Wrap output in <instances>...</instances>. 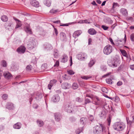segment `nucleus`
<instances>
[{
  "label": "nucleus",
  "mask_w": 134,
  "mask_h": 134,
  "mask_svg": "<svg viewBox=\"0 0 134 134\" xmlns=\"http://www.w3.org/2000/svg\"><path fill=\"white\" fill-rule=\"evenodd\" d=\"M91 77V76H81V78L85 80H87L88 79L90 78Z\"/></svg>",
  "instance_id": "obj_43"
},
{
  "label": "nucleus",
  "mask_w": 134,
  "mask_h": 134,
  "mask_svg": "<svg viewBox=\"0 0 134 134\" xmlns=\"http://www.w3.org/2000/svg\"><path fill=\"white\" fill-rule=\"evenodd\" d=\"M26 48L24 46H21L18 48L17 49V51L18 53L20 54L23 53L25 51Z\"/></svg>",
  "instance_id": "obj_9"
},
{
  "label": "nucleus",
  "mask_w": 134,
  "mask_h": 134,
  "mask_svg": "<svg viewBox=\"0 0 134 134\" xmlns=\"http://www.w3.org/2000/svg\"><path fill=\"white\" fill-rule=\"evenodd\" d=\"M91 102V101L88 98H85L84 104H86L88 103H90Z\"/></svg>",
  "instance_id": "obj_46"
},
{
  "label": "nucleus",
  "mask_w": 134,
  "mask_h": 134,
  "mask_svg": "<svg viewBox=\"0 0 134 134\" xmlns=\"http://www.w3.org/2000/svg\"><path fill=\"white\" fill-rule=\"evenodd\" d=\"M87 54L85 53H80L77 56V58L79 60H84L87 58Z\"/></svg>",
  "instance_id": "obj_6"
},
{
  "label": "nucleus",
  "mask_w": 134,
  "mask_h": 134,
  "mask_svg": "<svg viewBox=\"0 0 134 134\" xmlns=\"http://www.w3.org/2000/svg\"><path fill=\"white\" fill-rule=\"evenodd\" d=\"M79 85L82 87H84L85 86V83L82 81H80L79 82Z\"/></svg>",
  "instance_id": "obj_42"
},
{
  "label": "nucleus",
  "mask_w": 134,
  "mask_h": 134,
  "mask_svg": "<svg viewBox=\"0 0 134 134\" xmlns=\"http://www.w3.org/2000/svg\"><path fill=\"white\" fill-rule=\"evenodd\" d=\"M126 119L127 124L130 126H131L133 123L132 120L131 121L129 120L128 117H126Z\"/></svg>",
  "instance_id": "obj_30"
},
{
  "label": "nucleus",
  "mask_w": 134,
  "mask_h": 134,
  "mask_svg": "<svg viewBox=\"0 0 134 134\" xmlns=\"http://www.w3.org/2000/svg\"><path fill=\"white\" fill-rule=\"evenodd\" d=\"M60 99V97L58 94L54 95L52 97V100L53 102H57L59 101Z\"/></svg>",
  "instance_id": "obj_13"
},
{
  "label": "nucleus",
  "mask_w": 134,
  "mask_h": 134,
  "mask_svg": "<svg viewBox=\"0 0 134 134\" xmlns=\"http://www.w3.org/2000/svg\"><path fill=\"white\" fill-rule=\"evenodd\" d=\"M30 4L32 6L37 7H39V4L38 2L36 0H31Z\"/></svg>",
  "instance_id": "obj_14"
},
{
  "label": "nucleus",
  "mask_w": 134,
  "mask_h": 134,
  "mask_svg": "<svg viewBox=\"0 0 134 134\" xmlns=\"http://www.w3.org/2000/svg\"><path fill=\"white\" fill-rule=\"evenodd\" d=\"M45 48L48 50L52 48L51 44L49 43H47L46 45Z\"/></svg>",
  "instance_id": "obj_40"
},
{
  "label": "nucleus",
  "mask_w": 134,
  "mask_h": 134,
  "mask_svg": "<svg viewBox=\"0 0 134 134\" xmlns=\"http://www.w3.org/2000/svg\"><path fill=\"white\" fill-rule=\"evenodd\" d=\"M67 72L70 75H73L75 74V72L71 70H68Z\"/></svg>",
  "instance_id": "obj_48"
},
{
  "label": "nucleus",
  "mask_w": 134,
  "mask_h": 134,
  "mask_svg": "<svg viewBox=\"0 0 134 134\" xmlns=\"http://www.w3.org/2000/svg\"><path fill=\"white\" fill-rule=\"evenodd\" d=\"M94 100V102L95 103L93 102V104H95L96 105H99L101 104V100L97 97L95 98Z\"/></svg>",
  "instance_id": "obj_18"
},
{
  "label": "nucleus",
  "mask_w": 134,
  "mask_h": 134,
  "mask_svg": "<svg viewBox=\"0 0 134 134\" xmlns=\"http://www.w3.org/2000/svg\"><path fill=\"white\" fill-rule=\"evenodd\" d=\"M125 127V124L122 122H116L113 125V128L118 131H122L123 130Z\"/></svg>",
  "instance_id": "obj_2"
},
{
  "label": "nucleus",
  "mask_w": 134,
  "mask_h": 134,
  "mask_svg": "<svg viewBox=\"0 0 134 134\" xmlns=\"http://www.w3.org/2000/svg\"><path fill=\"white\" fill-rule=\"evenodd\" d=\"M5 72H3L2 71L0 70V79H1V77L4 74Z\"/></svg>",
  "instance_id": "obj_56"
},
{
  "label": "nucleus",
  "mask_w": 134,
  "mask_h": 134,
  "mask_svg": "<svg viewBox=\"0 0 134 134\" xmlns=\"http://www.w3.org/2000/svg\"><path fill=\"white\" fill-rule=\"evenodd\" d=\"M101 27L104 30H107L109 28V27L108 26L104 25H102Z\"/></svg>",
  "instance_id": "obj_53"
},
{
  "label": "nucleus",
  "mask_w": 134,
  "mask_h": 134,
  "mask_svg": "<svg viewBox=\"0 0 134 134\" xmlns=\"http://www.w3.org/2000/svg\"><path fill=\"white\" fill-rule=\"evenodd\" d=\"M13 19L16 21V24L15 27V29H16L21 27L22 26L21 21L15 17L13 16Z\"/></svg>",
  "instance_id": "obj_8"
},
{
  "label": "nucleus",
  "mask_w": 134,
  "mask_h": 134,
  "mask_svg": "<svg viewBox=\"0 0 134 134\" xmlns=\"http://www.w3.org/2000/svg\"><path fill=\"white\" fill-rule=\"evenodd\" d=\"M54 31L55 33L56 36H57V35L58 34V31H57V29L55 28H54Z\"/></svg>",
  "instance_id": "obj_62"
},
{
  "label": "nucleus",
  "mask_w": 134,
  "mask_h": 134,
  "mask_svg": "<svg viewBox=\"0 0 134 134\" xmlns=\"http://www.w3.org/2000/svg\"><path fill=\"white\" fill-rule=\"evenodd\" d=\"M4 76L5 78L8 79H9L12 77V75L8 72H5Z\"/></svg>",
  "instance_id": "obj_24"
},
{
  "label": "nucleus",
  "mask_w": 134,
  "mask_h": 134,
  "mask_svg": "<svg viewBox=\"0 0 134 134\" xmlns=\"http://www.w3.org/2000/svg\"><path fill=\"white\" fill-rule=\"evenodd\" d=\"M21 124L20 122H18L14 124L13 126L14 128L16 129H20L21 126Z\"/></svg>",
  "instance_id": "obj_17"
},
{
  "label": "nucleus",
  "mask_w": 134,
  "mask_h": 134,
  "mask_svg": "<svg viewBox=\"0 0 134 134\" xmlns=\"http://www.w3.org/2000/svg\"><path fill=\"white\" fill-rule=\"evenodd\" d=\"M92 42V39L91 38H89L88 40V44L90 45L91 44V43Z\"/></svg>",
  "instance_id": "obj_60"
},
{
  "label": "nucleus",
  "mask_w": 134,
  "mask_h": 134,
  "mask_svg": "<svg viewBox=\"0 0 134 134\" xmlns=\"http://www.w3.org/2000/svg\"><path fill=\"white\" fill-rule=\"evenodd\" d=\"M107 111H102L101 113V116H102L104 115L105 116L107 114Z\"/></svg>",
  "instance_id": "obj_52"
},
{
  "label": "nucleus",
  "mask_w": 134,
  "mask_h": 134,
  "mask_svg": "<svg viewBox=\"0 0 134 134\" xmlns=\"http://www.w3.org/2000/svg\"><path fill=\"white\" fill-rule=\"evenodd\" d=\"M120 12L124 16H127L128 15L127 10L125 8L121 9L120 10Z\"/></svg>",
  "instance_id": "obj_19"
},
{
  "label": "nucleus",
  "mask_w": 134,
  "mask_h": 134,
  "mask_svg": "<svg viewBox=\"0 0 134 134\" xmlns=\"http://www.w3.org/2000/svg\"><path fill=\"white\" fill-rule=\"evenodd\" d=\"M1 19L4 22L7 21L8 20V17L5 15L2 16L1 17Z\"/></svg>",
  "instance_id": "obj_29"
},
{
  "label": "nucleus",
  "mask_w": 134,
  "mask_h": 134,
  "mask_svg": "<svg viewBox=\"0 0 134 134\" xmlns=\"http://www.w3.org/2000/svg\"><path fill=\"white\" fill-rule=\"evenodd\" d=\"M101 90L104 92L107 93H108V90L105 87H102L101 89Z\"/></svg>",
  "instance_id": "obj_44"
},
{
  "label": "nucleus",
  "mask_w": 134,
  "mask_h": 134,
  "mask_svg": "<svg viewBox=\"0 0 134 134\" xmlns=\"http://www.w3.org/2000/svg\"><path fill=\"white\" fill-rule=\"evenodd\" d=\"M70 66H71L72 64V58L71 56H70Z\"/></svg>",
  "instance_id": "obj_55"
},
{
  "label": "nucleus",
  "mask_w": 134,
  "mask_h": 134,
  "mask_svg": "<svg viewBox=\"0 0 134 134\" xmlns=\"http://www.w3.org/2000/svg\"><path fill=\"white\" fill-rule=\"evenodd\" d=\"M37 123L38 126L40 127L43 126L44 124L43 121L40 120H37Z\"/></svg>",
  "instance_id": "obj_28"
},
{
  "label": "nucleus",
  "mask_w": 134,
  "mask_h": 134,
  "mask_svg": "<svg viewBox=\"0 0 134 134\" xmlns=\"http://www.w3.org/2000/svg\"><path fill=\"white\" fill-rule=\"evenodd\" d=\"M59 65V62L58 60H56L54 65V67H58Z\"/></svg>",
  "instance_id": "obj_45"
},
{
  "label": "nucleus",
  "mask_w": 134,
  "mask_h": 134,
  "mask_svg": "<svg viewBox=\"0 0 134 134\" xmlns=\"http://www.w3.org/2000/svg\"><path fill=\"white\" fill-rule=\"evenodd\" d=\"M75 100L76 101L81 103L83 101V99L82 98H80L79 97H78L76 98Z\"/></svg>",
  "instance_id": "obj_39"
},
{
  "label": "nucleus",
  "mask_w": 134,
  "mask_h": 134,
  "mask_svg": "<svg viewBox=\"0 0 134 134\" xmlns=\"http://www.w3.org/2000/svg\"><path fill=\"white\" fill-rule=\"evenodd\" d=\"M111 74V72H109V73L107 74H105V75H103L102 76V77H103V78H105L106 77H107V76L110 75Z\"/></svg>",
  "instance_id": "obj_51"
},
{
  "label": "nucleus",
  "mask_w": 134,
  "mask_h": 134,
  "mask_svg": "<svg viewBox=\"0 0 134 134\" xmlns=\"http://www.w3.org/2000/svg\"><path fill=\"white\" fill-rule=\"evenodd\" d=\"M130 39L132 41L134 42V33H132L131 35Z\"/></svg>",
  "instance_id": "obj_50"
},
{
  "label": "nucleus",
  "mask_w": 134,
  "mask_h": 134,
  "mask_svg": "<svg viewBox=\"0 0 134 134\" xmlns=\"http://www.w3.org/2000/svg\"><path fill=\"white\" fill-rule=\"evenodd\" d=\"M58 11V10L55 9L54 8L52 9L49 11V13L53 14H55Z\"/></svg>",
  "instance_id": "obj_32"
},
{
  "label": "nucleus",
  "mask_w": 134,
  "mask_h": 134,
  "mask_svg": "<svg viewBox=\"0 0 134 134\" xmlns=\"http://www.w3.org/2000/svg\"><path fill=\"white\" fill-rule=\"evenodd\" d=\"M107 121L108 122V125L109 126L110 125L111 121V119L110 117H109L108 118Z\"/></svg>",
  "instance_id": "obj_57"
},
{
  "label": "nucleus",
  "mask_w": 134,
  "mask_h": 134,
  "mask_svg": "<svg viewBox=\"0 0 134 134\" xmlns=\"http://www.w3.org/2000/svg\"><path fill=\"white\" fill-rule=\"evenodd\" d=\"M95 104H93L91 106V108L94 110H95L98 107Z\"/></svg>",
  "instance_id": "obj_41"
},
{
  "label": "nucleus",
  "mask_w": 134,
  "mask_h": 134,
  "mask_svg": "<svg viewBox=\"0 0 134 134\" xmlns=\"http://www.w3.org/2000/svg\"><path fill=\"white\" fill-rule=\"evenodd\" d=\"M37 44V42L35 39L34 38H31L29 40L28 44H27V47L31 49L35 48Z\"/></svg>",
  "instance_id": "obj_4"
},
{
  "label": "nucleus",
  "mask_w": 134,
  "mask_h": 134,
  "mask_svg": "<svg viewBox=\"0 0 134 134\" xmlns=\"http://www.w3.org/2000/svg\"><path fill=\"white\" fill-rule=\"evenodd\" d=\"M57 81V80L55 79H53L51 80L49 83L48 85V88L49 90H51L52 87L54 85H55V84Z\"/></svg>",
  "instance_id": "obj_11"
},
{
  "label": "nucleus",
  "mask_w": 134,
  "mask_h": 134,
  "mask_svg": "<svg viewBox=\"0 0 134 134\" xmlns=\"http://www.w3.org/2000/svg\"><path fill=\"white\" fill-rule=\"evenodd\" d=\"M62 88L66 89L69 88L70 87V85L67 82L63 83L62 84Z\"/></svg>",
  "instance_id": "obj_15"
},
{
  "label": "nucleus",
  "mask_w": 134,
  "mask_h": 134,
  "mask_svg": "<svg viewBox=\"0 0 134 134\" xmlns=\"http://www.w3.org/2000/svg\"><path fill=\"white\" fill-rule=\"evenodd\" d=\"M95 61L93 60H91L88 64L89 66L90 67L92 66L95 63Z\"/></svg>",
  "instance_id": "obj_38"
},
{
  "label": "nucleus",
  "mask_w": 134,
  "mask_h": 134,
  "mask_svg": "<svg viewBox=\"0 0 134 134\" xmlns=\"http://www.w3.org/2000/svg\"><path fill=\"white\" fill-rule=\"evenodd\" d=\"M33 108L35 109H37L38 107V105L37 104H34L33 106Z\"/></svg>",
  "instance_id": "obj_59"
},
{
  "label": "nucleus",
  "mask_w": 134,
  "mask_h": 134,
  "mask_svg": "<svg viewBox=\"0 0 134 134\" xmlns=\"http://www.w3.org/2000/svg\"><path fill=\"white\" fill-rule=\"evenodd\" d=\"M108 64L109 66L113 68L116 67L117 66V64L115 62L113 63H111L109 62H108Z\"/></svg>",
  "instance_id": "obj_31"
},
{
  "label": "nucleus",
  "mask_w": 134,
  "mask_h": 134,
  "mask_svg": "<svg viewBox=\"0 0 134 134\" xmlns=\"http://www.w3.org/2000/svg\"><path fill=\"white\" fill-rule=\"evenodd\" d=\"M78 23H88L90 24L91 23L90 22V21L88 19H85L83 20L80 21H79Z\"/></svg>",
  "instance_id": "obj_27"
},
{
  "label": "nucleus",
  "mask_w": 134,
  "mask_h": 134,
  "mask_svg": "<svg viewBox=\"0 0 134 134\" xmlns=\"http://www.w3.org/2000/svg\"><path fill=\"white\" fill-rule=\"evenodd\" d=\"M115 101L116 102H117L119 100V97L117 96H116L115 97Z\"/></svg>",
  "instance_id": "obj_61"
},
{
  "label": "nucleus",
  "mask_w": 134,
  "mask_h": 134,
  "mask_svg": "<svg viewBox=\"0 0 134 134\" xmlns=\"http://www.w3.org/2000/svg\"><path fill=\"white\" fill-rule=\"evenodd\" d=\"M60 39L62 41H65L66 40V37L65 34L63 32H61L60 34Z\"/></svg>",
  "instance_id": "obj_7"
},
{
  "label": "nucleus",
  "mask_w": 134,
  "mask_h": 134,
  "mask_svg": "<svg viewBox=\"0 0 134 134\" xmlns=\"http://www.w3.org/2000/svg\"><path fill=\"white\" fill-rule=\"evenodd\" d=\"M74 106L70 103H66L64 104L63 108L68 113H71L74 111L73 108Z\"/></svg>",
  "instance_id": "obj_3"
},
{
  "label": "nucleus",
  "mask_w": 134,
  "mask_h": 134,
  "mask_svg": "<svg viewBox=\"0 0 134 134\" xmlns=\"http://www.w3.org/2000/svg\"><path fill=\"white\" fill-rule=\"evenodd\" d=\"M25 30L27 33L29 34H32L31 29H30V26H26Z\"/></svg>",
  "instance_id": "obj_20"
},
{
  "label": "nucleus",
  "mask_w": 134,
  "mask_h": 134,
  "mask_svg": "<svg viewBox=\"0 0 134 134\" xmlns=\"http://www.w3.org/2000/svg\"><path fill=\"white\" fill-rule=\"evenodd\" d=\"M32 68V67L31 65L29 64L26 67V70L28 71H30L31 70Z\"/></svg>",
  "instance_id": "obj_34"
},
{
  "label": "nucleus",
  "mask_w": 134,
  "mask_h": 134,
  "mask_svg": "<svg viewBox=\"0 0 134 134\" xmlns=\"http://www.w3.org/2000/svg\"><path fill=\"white\" fill-rule=\"evenodd\" d=\"M101 68L103 71H105L107 69L105 67L103 66H101Z\"/></svg>",
  "instance_id": "obj_63"
},
{
  "label": "nucleus",
  "mask_w": 134,
  "mask_h": 134,
  "mask_svg": "<svg viewBox=\"0 0 134 134\" xmlns=\"http://www.w3.org/2000/svg\"><path fill=\"white\" fill-rule=\"evenodd\" d=\"M130 67L131 69L134 70V64L130 65Z\"/></svg>",
  "instance_id": "obj_64"
},
{
  "label": "nucleus",
  "mask_w": 134,
  "mask_h": 134,
  "mask_svg": "<svg viewBox=\"0 0 134 134\" xmlns=\"http://www.w3.org/2000/svg\"><path fill=\"white\" fill-rule=\"evenodd\" d=\"M6 107L10 110H12L14 108V107L13 103L11 102H8L6 105Z\"/></svg>",
  "instance_id": "obj_10"
},
{
  "label": "nucleus",
  "mask_w": 134,
  "mask_h": 134,
  "mask_svg": "<svg viewBox=\"0 0 134 134\" xmlns=\"http://www.w3.org/2000/svg\"><path fill=\"white\" fill-rule=\"evenodd\" d=\"M55 119L57 121H59L60 120V116L59 113H55L54 114Z\"/></svg>",
  "instance_id": "obj_22"
},
{
  "label": "nucleus",
  "mask_w": 134,
  "mask_h": 134,
  "mask_svg": "<svg viewBox=\"0 0 134 134\" xmlns=\"http://www.w3.org/2000/svg\"><path fill=\"white\" fill-rule=\"evenodd\" d=\"M105 126L102 124H100L99 126L96 125L93 127L94 134H100L102 132L105 131Z\"/></svg>",
  "instance_id": "obj_1"
},
{
  "label": "nucleus",
  "mask_w": 134,
  "mask_h": 134,
  "mask_svg": "<svg viewBox=\"0 0 134 134\" xmlns=\"http://www.w3.org/2000/svg\"><path fill=\"white\" fill-rule=\"evenodd\" d=\"M68 57L66 54H64L61 57L60 59L61 62L65 63L68 60Z\"/></svg>",
  "instance_id": "obj_12"
},
{
  "label": "nucleus",
  "mask_w": 134,
  "mask_h": 134,
  "mask_svg": "<svg viewBox=\"0 0 134 134\" xmlns=\"http://www.w3.org/2000/svg\"><path fill=\"white\" fill-rule=\"evenodd\" d=\"M79 87L78 84L76 83H73L72 87L74 89H76L78 88Z\"/></svg>",
  "instance_id": "obj_37"
},
{
  "label": "nucleus",
  "mask_w": 134,
  "mask_h": 134,
  "mask_svg": "<svg viewBox=\"0 0 134 134\" xmlns=\"http://www.w3.org/2000/svg\"><path fill=\"white\" fill-rule=\"evenodd\" d=\"M122 84V83L121 81H119L117 83V85L118 86H120Z\"/></svg>",
  "instance_id": "obj_58"
},
{
  "label": "nucleus",
  "mask_w": 134,
  "mask_h": 134,
  "mask_svg": "<svg viewBox=\"0 0 134 134\" xmlns=\"http://www.w3.org/2000/svg\"><path fill=\"white\" fill-rule=\"evenodd\" d=\"M8 97V95L7 94H4L2 96V97L4 100H6Z\"/></svg>",
  "instance_id": "obj_47"
},
{
  "label": "nucleus",
  "mask_w": 134,
  "mask_h": 134,
  "mask_svg": "<svg viewBox=\"0 0 134 134\" xmlns=\"http://www.w3.org/2000/svg\"><path fill=\"white\" fill-rule=\"evenodd\" d=\"M83 130V128L82 127L79 128L77 129L75 131L76 134H79Z\"/></svg>",
  "instance_id": "obj_33"
},
{
  "label": "nucleus",
  "mask_w": 134,
  "mask_h": 134,
  "mask_svg": "<svg viewBox=\"0 0 134 134\" xmlns=\"http://www.w3.org/2000/svg\"><path fill=\"white\" fill-rule=\"evenodd\" d=\"M44 4L47 6L49 7L51 4V1L50 0H45L44 1Z\"/></svg>",
  "instance_id": "obj_25"
},
{
  "label": "nucleus",
  "mask_w": 134,
  "mask_h": 134,
  "mask_svg": "<svg viewBox=\"0 0 134 134\" xmlns=\"http://www.w3.org/2000/svg\"><path fill=\"white\" fill-rule=\"evenodd\" d=\"M120 51L124 57L127 56V54L125 50L122 49H120Z\"/></svg>",
  "instance_id": "obj_26"
},
{
  "label": "nucleus",
  "mask_w": 134,
  "mask_h": 134,
  "mask_svg": "<svg viewBox=\"0 0 134 134\" xmlns=\"http://www.w3.org/2000/svg\"><path fill=\"white\" fill-rule=\"evenodd\" d=\"M1 64L3 67H6L7 66V62L6 61L4 60H3L2 61Z\"/></svg>",
  "instance_id": "obj_35"
},
{
  "label": "nucleus",
  "mask_w": 134,
  "mask_h": 134,
  "mask_svg": "<svg viewBox=\"0 0 134 134\" xmlns=\"http://www.w3.org/2000/svg\"><path fill=\"white\" fill-rule=\"evenodd\" d=\"M5 24L7 26L13 27V23L12 21L9 22L8 23H7Z\"/></svg>",
  "instance_id": "obj_36"
},
{
  "label": "nucleus",
  "mask_w": 134,
  "mask_h": 134,
  "mask_svg": "<svg viewBox=\"0 0 134 134\" xmlns=\"http://www.w3.org/2000/svg\"><path fill=\"white\" fill-rule=\"evenodd\" d=\"M82 33L81 30H78L75 31L73 34V36L75 38L78 37Z\"/></svg>",
  "instance_id": "obj_16"
},
{
  "label": "nucleus",
  "mask_w": 134,
  "mask_h": 134,
  "mask_svg": "<svg viewBox=\"0 0 134 134\" xmlns=\"http://www.w3.org/2000/svg\"><path fill=\"white\" fill-rule=\"evenodd\" d=\"M87 119L85 117H82L80 119V122L81 124L84 125L86 122L87 121Z\"/></svg>",
  "instance_id": "obj_23"
},
{
  "label": "nucleus",
  "mask_w": 134,
  "mask_h": 134,
  "mask_svg": "<svg viewBox=\"0 0 134 134\" xmlns=\"http://www.w3.org/2000/svg\"><path fill=\"white\" fill-rule=\"evenodd\" d=\"M88 33L91 35H93L96 34L97 32L93 29H91L88 31Z\"/></svg>",
  "instance_id": "obj_21"
},
{
  "label": "nucleus",
  "mask_w": 134,
  "mask_h": 134,
  "mask_svg": "<svg viewBox=\"0 0 134 134\" xmlns=\"http://www.w3.org/2000/svg\"><path fill=\"white\" fill-rule=\"evenodd\" d=\"M89 119L91 121H93L94 120L93 116L92 115H90L89 117Z\"/></svg>",
  "instance_id": "obj_54"
},
{
  "label": "nucleus",
  "mask_w": 134,
  "mask_h": 134,
  "mask_svg": "<svg viewBox=\"0 0 134 134\" xmlns=\"http://www.w3.org/2000/svg\"><path fill=\"white\" fill-rule=\"evenodd\" d=\"M107 83L109 84H111L112 83V81L110 79H106Z\"/></svg>",
  "instance_id": "obj_49"
},
{
  "label": "nucleus",
  "mask_w": 134,
  "mask_h": 134,
  "mask_svg": "<svg viewBox=\"0 0 134 134\" xmlns=\"http://www.w3.org/2000/svg\"><path fill=\"white\" fill-rule=\"evenodd\" d=\"M113 49L112 46L109 44L105 46L103 49V52L105 54H110L113 51Z\"/></svg>",
  "instance_id": "obj_5"
}]
</instances>
